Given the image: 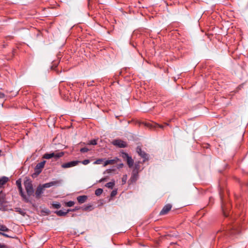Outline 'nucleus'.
Wrapping results in <instances>:
<instances>
[{"label":"nucleus","instance_id":"f257e3e1","mask_svg":"<svg viewBox=\"0 0 248 248\" xmlns=\"http://www.w3.org/2000/svg\"><path fill=\"white\" fill-rule=\"evenodd\" d=\"M24 185L26 190L28 196L29 198L34 193V189L32 182L29 178L26 177V180L24 182Z\"/></svg>","mask_w":248,"mask_h":248},{"label":"nucleus","instance_id":"f03ea898","mask_svg":"<svg viewBox=\"0 0 248 248\" xmlns=\"http://www.w3.org/2000/svg\"><path fill=\"white\" fill-rule=\"evenodd\" d=\"M16 183L18 189L19 190V194L23 198V201L26 203L31 202V201L30 200V198H29V197H27V196H26L23 192L21 185V179H18V180H17Z\"/></svg>","mask_w":248,"mask_h":248},{"label":"nucleus","instance_id":"7ed1b4c3","mask_svg":"<svg viewBox=\"0 0 248 248\" xmlns=\"http://www.w3.org/2000/svg\"><path fill=\"white\" fill-rule=\"evenodd\" d=\"M136 152L143 159L142 162V163H144L146 161L148 160L149 155L142 151L140 146H138L137 147Z\"/></svg>","mask_w":248,"mask_h":248},{"label":"nucleus","instance_id":"20e7f679","mask_svg":"<svg viewBox=\"0 0 248 248\" xmlns=\"http://www.w3.org/2000/svg\"><path fill=\"white\" fill-rule=\"evenodd\" d=\"M111 143L114 145L119 148H125L127 147V143L126 142L120 140L116 139L113 140Z\"/></svg>","mask_w":248,"mask_h":248},{"label":"nucleus","instance_id":"39448f33","mask_svg":"<svg viewBox=\"0 0 248 248\" xmlns=\"http://www.w3.org/2000/svg\"><path fill=\"white\" fill-rule=\"evenodd\" d=\"M45 163L46 161H43L38 163L34 168V173L33 174L36 175H39L41 172L42 169L44 167Z\"/></svg>","mask_w":248,"mask_h":248},{"label":"nucleus","instance_id":"423d86ee","mask_svg":"<svg viewBox=\"0 0 248 248\" xmlns=\"http://www.w3.org/2000/svg\"><path fill=\"white\" fill-rule=\"evenodd\" d=\"M80 163V161L78 160L72 161L67 163H63L62 165V168H68L72 167H74Z\"/></svg>","mask_w":248,"mask_h":248},{"label":"nucleus","instance_id":"0eeeda50","mask_svg":"<svg viewBox=\"0 0 248 248\" xmlns=\"http://www.w3.org/2000/svg\"><path fill=\"white\" fill-rule=\"evenodd\" d=\"M62 182V180H61L51 181L49 183H45L42 185V186L44 189L45 188H48L53 186L60 185V184H61Z\"/></svg>","mask_w":248,"mask_h":248},{"label":"nucleus","instance_id":"6e6552de","mask_svg":"<svg viewBox=\"0 0 248 248\" xmlns=\"http://www.w3.org/2000/svg\"><path fill=\"white\" fill-rule=\"evenodd\" d=\"M172 205L170 204L165 205L159 213V215L162 216L166 215L171 209Z\"/></svg>","mask_w":248,"mask_h":248},{"label":"nucleus","instance_id":"1a4fd4ad","mask_svg":"<svg viewBox=\"0 0 248 248\" xmlns=\"http://www.w3.org/2000/svg\"><path fill=\"white\" fill-rule=\"evenodd\" d=\"M139 178V173L132 171L131 176L128 181L129 184L136 183Z\"/></svg>","mask_w":248,"mask_h":248},{"label":"nucleus","instance_id":"9d476101","mask_svg":"<svg viewBox=\"0 0 248 248\" xmlns=\"http://www.w3.org/2000/svg\"><path fill=\"white\" fill-rule=\"evenodd\" d=\"M44 190V188L42 187V185H39L35 193V196L36 198L39 199L41 197V194L43 193Z\"/></svg>","mask_w":248,"mask_h":248},{"label":"nucleus","instance_id":"9b49d317","mask_svg":"<svg viewBox=\"0 0 248 248\" xmlns=\"http://www.w3.org/2000/svg\"><path fill=\"white\" fill-rule=\"evenodd\" d=\"M88 197L86 195L79 196L77 197V201L79 204L84 203L87 200Z\"/></svg>","mask_w":248,"mask_h":248},{"label":"nucleus","instance_id":"f8f14e48","mask_svg":"<svg viewBox=\"0 0 248 248\" xmlns=\"http://www.w3.org/2000/svg\"><path fill=\"white\" fill-rule=\"evenodd\" d=\"M9 181V178L6 176H2L0 178V188L2 187L8 181Z\"/></svg>","mask_w":248,"mask_h":248},{"label":"nucleus","instance_id":"ddd939ff","mask_svg":"<svg viewBox=\"0 0 248 248\" xmlns=\"http://www.w3.org/2000/svg\"><path fill=\"white\" fill-rule=\"evenodd\" d=\"M71 211V209H68L66 210V211L64 212L62 210H59L56 211L55 213L60 217L64 216H65L69 212Z\"/></svg>","mask_w":248,"mask_h":248},{"label":"nucleus","instance_id":"4468645a","mask_svg":"<svg viewBox=\"0 0 248 248\" xmlns=\"http://www.w3.org/2000/svg\"><path fill=\"white\" fill-rule=\"evenodd\" d=\"M140 161H138L135 163V166H134V169H133L132 171L135 172L139 173V172L140 171Z\"/></svg>","mask_w":248,"mask_h":248},{"label":"nucleus","instance_id":"2eb2a0df","mask_svg":"<svg viewBox=\"0 0 248 248\" xmlns=\"http://www.w3.org/2000/svg\"><path fill=\"white\" fill-rule=\"evenodd\" d=\"M220 200H221V208H222L224 216L226 217L228 216V215L226 214L225 211V204H224V202L223 201L222 196L221 195V194H220Z\"/></svg>","mask_w":248,"mask_h":248},{"label":"nucleus","instance_id":"dca6fc26","mask_svg":"<svg viewBox=\"0 0 248 248\" xmlns=\"http://www.w3.org/2000/svg\"><path fill=\"white\" fill-rule=\"evenodd\" d=\"M127 164L129 167V168H131L134 165V160L132 159L131 156H130L128 158H127L126 160Z\"/></svg>","mask_w":248,"mask_h":248},{"label":"nucleus","instance_id":"f3484780","mask_svg":"<svg viewBox=\"0 0 248 248\" xmlns=\"http://www.w3.org/2000/svg\"><path fill=\"white\" fill-rule=\"evenodd\" d=\"M120 156L124 159V160H125L130 156L127 153H125L124 151L120 152Z\"/></svg>","mask_w":248,"mask_h":248},{"label":"nucleus","instance_id":"a211bd4d","mask_svg":"<svg viewBox=\"0 0 248 248\" xmlns=\"http://www.w3.org/2000/svg\"><path fill=\"white\" fill-rule=\"evenodd\" d=\"M115 186V181L112 180L111 182L107 183L105 186L111 189H112Z\"/></svg>","mask_w":248,"mask_h":248},{"label":"nucleus","instance_id":"6ab92c4d","mask_svg":"<svg viewBox=\"0 0 248 248\" xmlns=\"http://www.w3.org/2000/svg\"><path fill=\"white\" fill-rule=\"evenodd\" d=\"M15 211L16 212H18L19 214L22 216H25L26 212L19 207H16L15 208Z\"/></svg>","mask_w":248,"mask_h":248},{"label":"nucleus","instance_id":"aec40b11","mask_svg":"<svg viewBox=\"0 0 248 248\" xmlns=\"http://www.w3.org/2000/svg\"><path fill=\"white\" fill-rule=\"evenodd\" d=\"M53 156H54V153H46L44 155L43 158L45 159H50L53 157Z\"/></svg>","mask_w":248,"mask_h":248},{"label":"nucleus","instance_id":"412c9836","mask_svg":"<svg viewBox=\"0 0 248 248\" xmlns=\"http://www.w3.org/2000/svg\"><path fill=\"white\" fill-rule=\"evenodd\" d=\"M115 163L114 160L108 159L104 162V166L105 167L108 164H113Z\"/></svg>","mask_w":248,"mask_h":248},{"label":"nucleus","instance_id":"4be33fe9","mask_svg":"<svg viewBox=\"0 0 248 248\" xmlns=\"http://www.w3.org/2000/svg\"><path fill=\"white\" fill-rule=\"evenodd\" d=\"M232 230L231 232V234H238L240 232V231L234 227L232 228Z\"/></svg>","mask_w":248,"mask_h":248},{"label":"nucleus","instance_id":"5701e85b","mask_svg":"<svg viewBox=\"0 0 248 248\" xmlns=\"http://www.w3.org/2000/svg\"><path fill=\"white\" fill-rule=\"evenodd\" d=\"M64 155V153L63 152H61L55 154L54 153V156H53L54 157L57 159L60 157H62Z\"/></svg>","mask_w":248,"mask_h":248},{"label":"nucleus","instance_id":"b1692460","mask_svg":"<svg viewBox=\"0 0 248 248\" xmlns=\"http://www.w3.org/2000/svg\"><path fill=\"white\" fill-rule=\"evenodd\" d=\"M103 192V190L102 188H98L96 189L95 191V194L98 196H100Z\"/></svg>","mask_w":248,"mask_h":248},{"label":"nucleus","instance_id":"393cba45","mask_svg":"<svg viewBox=\"0 0 248 248\" xmlns=\"http://www.w3.org/2000/svg\"><path fill=\"white\" fill-rule=\"evenodd\" d=\"M0 231L3 232H8L9 229L6 226L0 224Z\"/></svg>","mask_w":248,"mask_h":248},{"label":"nucleus","instance_id":"a878e982","mask_svg":"<svg viewBox=\"0 0 248 248\" xmlns=\"http://www.w3.org/2000/svg\"><path fill=\"white\" fill-rule=\"evenodd\" d=\"M88 145H95L97 144V140L93 139L92 140H91L89 141V142L87 143Z\"/></svg>","mask_w":248,"mask_h":248},{"label":"nucleus","instance_id":"bb28decb","mask_svg":"<svg viewBox=\"0 0 248 248\" xmlns=\"http://www.w3.org/2000/svg\"><path fill=\"white\" fill-rule=\"evenodd\" d=\"M75 204V202L72 201H69L67 202H66L65 205L66 206L68 207H72Z\"/></svg>","mask_w":248,"mask_h":248},{"label":"nucleus","instance_id":"cd10ccee","mask_svg":"<svg viewBox=\"0 0 248 248\" xmlns=\"http://www.w3.org/2000/svg\"><path fill=\"white\" fill-rule=\"evenodd\" d=\"M52 206L54 208L56 209H59L61 207V204L59 202L53 203Z\"/></svg>","mask_w":248,"mask_h":248},{"label":"nucleus","instance_id":"c85d7f7f","mask_svg":"<svg viewBox=\"0 0 248 248\" xmlns=\"http://www.w3.org/2000/svg\"><path fill=\"white\" fill-rule=\"evenodd\" d=\"M105 159H98L94 162V164H101Z\"/></svg>","mask_w":248,"mask_h":248},{"label":"nucleus","instance_id":"c756f323","mask_svg":"<svg viewBox=\"0 0 248 248\" xmlns=\"http://www.w3.org/2000/svg\"><path fill=\"white\" fill-rule=\"evenodd\" d=\"M117 189H115L114 190H113L111 191V192L110 193V196L111 197H113L116 196L117 195Z\"/></svg>","mask_w":248,"mask_h":248},{"label":"nucleus","instance_id":"7c9ffc66","mask_svg":"<svg viewBox=\"0 0 248 248\" xmlns=\"http://www.w3.org/2000/svg\"><path fill=\"white\" fill-rule=\"evenodd\" d=\"M89 150V149L87 147H83L80 149V151L81 153H84L87 152Z\"/></svg>","mask_w":248,"mask_h":248},{"label":"nucleus","instance_id":"2f4dec72","mask_svg":"<svg viewBox=\"0 0 248 248\" xmlns=\"http://www.w3.org/2000/svg\"><path fill=\"white\" fill-rule=\"evenodd\" d=\"M5 202V199L4 197L1 196V193H0V204H3Z\"/></svg>","mask_w":248,"mask_h":248},{"label":"nucleus","instance_id":"473e14b6","mask_svg":"<svg viewBox=\"0 0 248 248\" xmlns=\"http://www.w3.org/2000/svg\"><path fill=\"white\" fill-rule=\"evenodd\" d=\"M81 162L82 164H83L84 165H86L90 162V161L89 159H85Z\"/></svg>","mask_w":248,"mask_h":248},{"label":"nucleus","instance_id":"72a5a7b5","mask_svg":"<svg viewBox=\"0 0 248 248\" xmlns=\"http://www.w3.org/2000/svg\"><path fill=\"white\" fill-rule=\"evenodd\" d=\"M116 171V169H107L106 171L108 173H110L112 172H114Z\"/></svg>","mask_w":248,"mask_h":248},{"label":"nucleus","instance_id":"f704fd0d","mask_svg":"<svg viewBox=\"0 0 248 248\" xmlns=\"http://www.w3.org/2000/svg\"><path fill=\"white\" fill-rule=\"evenodd\" d=\"M91 207V205H85L82 207V210L84 211H87L88 209H89Z\"/></svg>","mask_w":248,"mask_h":248},{"label":"nucleus","instance_id":"c9c22d12","mask_svg":"<svg viewBox=\"0 0 248 248\" xmlns=\"http://www.w3.org/2000/svg\"><path fill=\"white\" fill-rule=\"evenodd\" d=\"M0 235H3V236H5V237H7V238H8V237H11V236H9L7 234L5 233H4V232H0Z\"/></svg>","mask_w":248,"mask_h":248},{"label":"nucleus","instance_id":"e433bc0d","mask_svg":"<svg viewBox=\"0 0 248 248\" xmlns=\"http://www.w3.org/2000/svg\"><path fill=\"white\" fill-rule=\"evenodd\" d=\"M5 95L3 93L0 92V99H4Z\"/></svg>","mask_w":248,"mask_h":248},{"label":"nucleus","instance_id":"4c0bfd02","mask_svg":"<svg viewBox=\"0 0 248 248\" xmlns=\"http://www.w3.org/2000/svg\"><path fill=\"white\" fill-rule=\"evenodd\" d=\"M124 167V164L123 163H120L117 165V168L118 169H121L122 168Z\"/></svg>","mask_w":248,"mask_h":248},{"label":"nucleus","instance_id":"58836bf2","mask_svg":"<svg viewBox=\"0 0 248 248\" xmlns=\"http://www.w3.org/2000/svg\"><path fill=\"white\" fill-rule=\"evenodd\" d=\"M80 208V207L76 206V207H75V208H74L73 209H71L70 211H75L79 210Z\"/></svg>","mask_w":248,"mask_h":248},{"label":"nucleus","instance_id":"ea45409f","mask_svg":"<svg viewBox=\"0 0 248 248\" xmlns=\"http://www.w3.org/2000/svg\"><path fill=\"white\" fill-rule=\"evenodd\" d=\"M0 248H8L5 245L1 244L0 243Z\"/></svg>","mask_w":248,"mask_h":248},{"label":"nucleus","instance_id":"a19ab883","mask_svg":"<svg viewBox=\"0 0 248 248\" xmlns=\"http://www.w3.org/2000/svg\"><path fill=\"white\" fill-rule=\"evenodd\" d=\"M112 160H114L115 161V163L117 162L118 161H121L120 159L119 158H118V157H115L114 159H113Z\"/></svg>","mask_w":248,"mask_h":248},{"label":"nucleus","instance_id":"79ce46f5","mask_svg":"<svg viewBox=\"0 0 248 248\" xmlns=\"http://www.w3.org/2000/svg\"><path fill=\"white\" fill-rule=\"evenodd\" d=\"M107 180V178H102V179H101L99 182H103V181H106Z\"/></svg>","mask_w":248,"mask_h":248},{"label":"nucleus","instance_id":"37998d69","mask_svg":"<svg viewBox=\"0 0 248 248\" xmlns=\"http://www.w3.org/2000/svg\"><path fill=\"white\" fill-rule=\"evenodd\" d=\"M173 245H176L179 246V244H178V242H171L170 243V246Z\"/></svg>","mask_w":248,"mask_h":248},{"label":"nucleus","instance_id":"c03bdc74","mask_svg":"<svg viewBox=\"0 0 248 248\" xmlns=\"http://www.w3.org/2000/svg\"><path fill=\"white\" fill-rule=\"evenodd\" d=\"M126 178H124V177H123V179H122V182H123V184L125 183V182H126Z\"/></svg>","mask_w":248,"mask_h":248},{"label":"nucleus","instance_id":"a18cd8bd","mask_svg":"<svg viewBox=\"0 0 248 248\" xmlns=\"http://www.w3.org/2000/svg\"><path fill=\"white\" fill-rule=\"evenodd\" d=\"M158 126L161 128H163V125H159V124H157Z\"/></svg>","mask_w":248,"mask_h":248},{"label":"nucleus","instance_id":"49530a36","mask_svg":"<svg viewBox=\"0 0 248 248\" xmlns=\"http://www.w3.org/2000/svg\"><path fill=\"white\" fill-rule=\"evenodd\" d=\"M168 236H173V235H168Z\"/></svg>","mask_w":248,"mask_h":248},{"label":"nucleus","instance_id":"de8ad7c7","mask_svg":"<svg viewBox=\"0 0 248 248\" xmlns=\"http://www.w3.org/2000/svg\"><path fill=\"white\" fill-rule=\"evenodd\" d=\"M74 216H75V215H74V214H72V217H74Z\"/></svg>","mask_w":248,"mask_h":248}]
</instances>
